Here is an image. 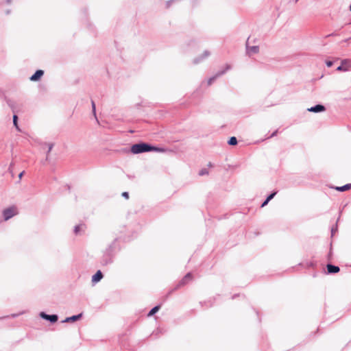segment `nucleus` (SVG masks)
Returning <instances> with one entry per match:
<instances>
[{
  "instance_id": "obj_1",
  "label": "nucleus",
  "mask_w": 351,
  "mask_h": 351,
  "mask_svg": "<svg viewBox=\"0 0 351 351\" xmlns=\"http://www.w3.org/2000/svg\"><path fill=\"white\" fill-rule=\"evenodd\" d=\"M163 152L164 149L152 146L145 143H136L131 147V152L134 154L148 152Z\"/></svg>"
},
{
  "instance_id": "obj_2",
  "label": "nucleus",
  "mask_w": 351,
  "mask_h": 351,
  "mask_svg": "<svg viewBox=\"0 0 351 351\" xmlns=\"http://www.w3.org/2000/svg\"><path fill=\"white\" fill-rule=\"evenodd\" d=\"M18 213L17 209L16 207H10L5 208L3 211V216L5 221H8L11 219L12 217L16 215Z\"/></svg>"
},
{
  "instance_id": "obj_3",
  "label": "nucleus",
  "mask_w": 351,
  "mask_h": 351,
  "mask_svg": "<svg viewBox=\"0 0 351 351\" xmlns=\"http://www.w3.org/2000/svg\"><path fill=\"white\" fill-rule=\"evenodd\" d=\"M7 104L14 114L18 113L22 108V104L14 99H8Z\"/></svg>"
},
{
  "instance_id": "obj_4",
  "label": "nucleus",
  "mask_w": 351,
  "mask_h": 351,
  "mask_svg": "<svg viewBox=\"0 0 351 351\" xmlns=\"http://www.w3.org/2000/svg\"><path fill=\"white\" fill-rule=\"evenodd\" d=\"M231 69V66L230 64H226V67L224 69L221 70V71H218L216 75L213 77H211L210 78L208 79L207 83H208V85L210 86L213 84V82L219 77L221 76L222 75H223L224 73H226V72L228 70H230Z\"/></svg>"
},
{
  "instance_id": "obj_5",
  "label": "nucleus",
  "mask_w": 351,
  "mask_h": 351,
  "mask_svg": "<svg viewBox=\"0 0 351 351\" xmlns=\"http://www.w3.org/2000/svg\"><path fill=\"white\" fill-rule=\"evenodd\" d=\"M351 67V61L348 59H344L341 61V64L337 68L338 71H348Z\"/></svg>"
},
{
  "instance_id": "obj_6",
  "label": "nucleus",
  "mask_w": 351,
  "mask_h": 351,
  "mask_svg": "<svg viewBox=\"0 0 351 351\" xmlns=\"http://www.w3.org/2000/svg\"><path fill=\"white\" fill-rule=\"evenodd\" d=\"M210 55V52L208 50H205L200 56H197V58H194L193 60V63L194 64H197L200 62H202L203 60L208 58Z\"/></svg>"
},
{
  "instance_id": "obj_7",
  "label": "nucleus",
  "mask_w": 351,
  "mask_h": 351,
  "mask_svg": "<svg viewBox=\"0 0 351 351\" xmlns=\"http://www.w3.org/2000/svg\"><path fill=\"white\" fill-rule=\"evenodd\" d=\"M210 55V52L208 50H205L200 56H197V58H194L193 60V63L194 64H197L200 62H202L203 60L208 58Z\"/></svg>"
},
{
  "instance_id": "obj_8",
  "label": "nucleus",
  "mask_w": 351,
  "mask_h": 351,
  "mask_svg": "<svg viewBox=\"0 0 351 351\" xmlns=\"http://www.w3.org/2000/svg\"><path fill=\"white\" fill-rule=\"evenodd\" d=\"M40 316L47 321H49L51 323H55L58 321V317L57 315H48L44 312H41L40 313Z\"/></svg>"
},
{
  "instance_id": "obj_9",
  "label": "nucleus",
  "mask_w": 351,
  "mask_h": 351,
  "mask_svg": "<svg viewBox=\"0 0 351 351\" xmlns=\"http://www.w3.org/2000/svg\"><path fill=\"white\" fill-rule=\"evenodd\" d=\"M246 53L248 56H252L253 54H256L259 52V47L258 46H252L250 47L248 44V41L246 42Z\"/></svg>"
},
{
  "instance_id": "obj_10",
  "label": "nucleus",
  "mask_w": 351,
  "mask_h": 351,
  "mask_svg": "<svg viewBox=\"0 0 351 351\" xmlns=\"http://www.w3.org/2000/svg\"><path fill=\"white\" fill-rule=\"evenodd\" d=\"M86 226L84 223H80L74 227V234L75 235H81L84 233Z\"/></svg>"
},
{
  "instance_id": "obj_11",
  "label": "nucleus",
  "mask_w": 351,
  "mask_h": 351,
  "mask_svg": "<svg viewBox=\"0 0 351 351\" xmlns=\"http://www.w3.org/2000/svg\"><path fill=\"white\" fill-rule=\"evenodd\" d=\"M325 110V106L322 104H317L314 106L308 108V111L315 113L324 112Z\"/></svg>"
},
{
  "instance_id": "obj_12",
  "label": "nucleus",
  "mask_w": 351,
  "mask_h": 351,
  "mask_svg": "<svg viewBox=\"0 0 351 351\" xmlns=\"http://www.w3.org/2000/svg\"><path fill=\"white\" fill-rule=\"evenodd\" d=\"M44 71L43 70H37L34 75L30 77V80L33 82L38 81L43 75Z\"/></svg>"
},
{
  "instance_id": "obj_13",
  "label": "nucleus",
  "mask_w": 351,
  "mask_h": 351,
  "mask_svg": "<svg viewBox=\"0 0 351 351\" xmlns=\"http://www.w3.org/2000/svg\"><path fill=\"white\" fill-rule=\"evenodd\" d=\"M193 278L192 274L191 273L186 274L184 277L182 279V280L178 284V287L187 284L189 281H191Z\"/></svg>"
},
{
  "instance_id": "obj_14",
  "label": "nucleus",
  "mask_w": 351,
  "mask_h": 351,
  "mask_svg": "<svg viewBox=\"0 0 351 351\" xmlns=\"http://www.w3.org/2000/svg\"><path fill=\"white\" fill-rule=\"evenodd\" d=\"M82 317V313H80L76 315H73L71 317H66L65 319L62 321L63 323L66 322H75L77 320H79Z\"/></svg>"
},
{
  "instance_id": "obj_15",
  "label": "nucleus",
  "mask_w": 351,
  "mask_h": 351,
  "mask_svg": "<svg viewBox=\"0 0 351 351\" xmlns=\"http://www.w3.org/2000/svg\"><path fill=\"white\" fill-rule=\"evenodd\" d=\"M327 270L328 274H336L339 271V267L336 265L328 264Z\"/></svg>"
},
{
  "instance_id": "obj_16",
  "label": "nucleus",
  "mask_w": 351,
  "mask_h": 351,
  "mask_svg": "<svg viewBox=\"0 0 351 351\" xmlns=\"http://www.w3.org/2000/svg\"><path fill=\"white\" fill-rule=\"evenodd\" d=\"M103 278V274L100 270H98L95 274L92 276V282H98Z\"/></svg>"
},
{
  "instance_id": "obj_17",
  "label": "nucleus",
  "mask_w": 351,
  "mask_h": 351,
  "mask_svg": "<svg viewBox=\"0 0 351 351\" xmlns=\"http://www.w3.org/2000/svg\"><path fill=\"white\" fill-rule=\"evenodd\" d=\"M351 189V184H347L342 186H337L335 189L339 191H346Z\"/></svg>"
},
{
  "instance_id": "obj_18",
  "label": "nucleus",
  "mask_w": 351,
  "mask_h": 351,
  "mask_svg": "<svg viewBox=\"0 0 351 351\" xmlns=\"http://www.w3.org/2000/svg\"><path fill=\"white\" fill-rule=\"evenodd\" d=\"M160 309V306H156L153 308L151 309V311L148 313V316H152L154 315L156 312L158 311Z\"/></svg>"
},
{
  "instance_id": "obj_19",
  "label": "nucleus",
  "mask_w": 351,
  "mask_h": 351,
  "mask_svg": "<svg viewBox=\"0 0 351 351\" xmlns=\"http://www.w3.org/2000/svg\"><path fill=\"white\" fill-rule=\"evenodd\" d=\"M228 144L230 145H236L237 144V139L236 137L234 136H232L229 141H228Z\"/></svg>"
},
{
  "instance_id": "obj_20",
  "label": "nucleus",
  "mask_w": 351,
  "mask_h": 351,
  "mask_svg": "<svg viewBox=\"0 0 351 351\" xmlns=\"http://www.w3.org/2000/svg\"><path fill=\"white\" fill-rule=\"evenodd\" d=\"M91 106H92L93 114L95 116V119H97L95 104L93 101H91Z\"/></svg>"
},
{
  "instance_id": "obj_21",
  "label": "nucleus",
  "mask_w": 351,
  "mask_h": 351,
  "mask_svg": "<svg viewBox=\"0 0 351 351\" xmlns=\"http://www.w3.org/2000/svg\"><path fill=\"white\" fill-rule=\"evenodd\" d=\"M47 145H48V151H47V154L46 160H48L49 153L51 151V149H52V148L53 147V143H49V144H47Z\"/></svg>"
},
{
  "instance_id": "obj_22",
  "label": "nucleus",
  "mask_w": 351,
  "mask_h": 351,
  "mask_svg": "<svg viewBox=\"0 0 351 351\" xmlns=\"http://www.w3.org/2000/svg\"><path fill=\"white\" fill-rule=\"evenodd\" d=\"M13 124L14 127H17L18 125V117L16 114H14L13 115Z\"/></svg>"
},
{
  "instance_id": "obj_23",
  "label": "nucleus",
  "mask_w": 351,
  "mask_h": 351,
  "mask_svg": "<svg viewBox=\"0 0 351 351\" xmlns=\"http://www.w3.org/2000/svg\"><path fill=\"white\" fill-rule=\"evenodd\" d=\"M277 192H274L272 193H271L269 195L267 196V197L266 198L267 199V201H270L271 199H272L274 196L276 195Z\"/></svg>"
},
{
  "instance_id": "obj_24",
  "label": "nucleus",
  "mask_w": 351,
  "mask_h": 351,
  "mask_svg": "<svg viewBox=\"0 0 351 351\" xmlns=\"http://www.w3.org/2000/svg\"><path fill=\"white\" fill-rule=\"evenodd\" d=\"M199 174L200 176L207 175L208 174V171L206 169H203L199 171Z\"/></svg>"
},
{
  "instance_id": "obj_25",
  "label": "nucleus",
  "mask_w": 351,
  "mask_h": 351,
  "mask_svg": "<svg viewBox=\"0 0 351 351\" xmlns=\"http://www.w3.org/2000/svg\"><path fill=\"white\" fill-rule=\"evenodd\" d=\"M112 262V260H111V258H108V259H104L102 261V264L103 265H107L108 263H110Z\"/></svg>"
},
{
  "instance_id": "obj_26",
  "label": "nucleus",
  "mask_w": 351,
  "mask_h": 351,
  "mask_svg": "<svg viewBox=\"0 0 351 351\" xmlns=\"http://www.w3.org/2000/svg\"><path fill=\"white\" fill-rule=\"evenodd\" d=\"M114 243H112V244L108 247V248L106 250L107 253H110V252H111L112 251V250H113V247H112V245H114Z\"/></svg>"
},
{
  "instance_id": "obj_27",
  "label": "nucleus",
  "mask_w": 351,
  "mask_h": 351,
  "mask_svg": "<svg viewBox=\"0 0 351 351\" xmlns=\"http://www.w3.org/2000/svg\"><path fill=\"white\" fill-rule=\"evenodd\" d=\"M326 64L328 67H330L333 64V62L332 61L328 60L326 62Z\"/></svg>"
},
{
  "instance_id": "obj_28",
  "label": "nucleus",
  "mask_w": 351,
  "mask_h": 351,
  "mask_svg": "<svg viewBox=\"0 0 351 351\" xmlns=\"http://www.w3.org/2000/svg\"><path fill=\"white\" fill-rule=\"evenodd\" d=\"M269 201H267V199H266L261 204V207H264L268 203H269Z\"/></svg>"
},
{
  "instance_id": "obj_29",
  "label": "nucleus",
  "mask_w": 351,
  "mask_h": 351,
  "mask_svg": "<svg viewBox=\"0 0 351 351\" xmlns=\"http://www.w3.org/2000/svg\"><path fill=\"white\" fill-rule=\"evenodd\" d=\"M122 196H123V197H125V198H128V197H129V194H128V192H123V193H122Z\"/></svg>"
},
{
  "instance_id": "obj_30",
  "label": "nucleus",
  "mask_w": 351,
  "mask_h": 351,
  "mask_svg": "<svg viewBox=\"0 0 351 351\" xmlns=\"http://www.w3.org/2000/svg\"><path fill=\"white\" fill-rule=\"evenodd\" d=\"M277 133H278V130L274 131V132L271 134V136H269V138H271V137H274V136H276Z\"/></svg>"
},
{
  "instance_id": "obj_31",
  "label": "nucleus",
  "mask_w": 351,
  "mask_h": 351,
  "mask_svg": "<svg viewBox=\"0 0 351 351\" xmlns=\"http://www.w3.org/2000/svg\"><path fill=\"white\" fill-rule=\"evenodd\" d=\"M337 230V227L336 228H332V230H331V234H332V236L334 234L335 232Z\"/></svg>"
},
{
  "instance_id": "obj_32",
  "label": "nucleus",
  "mask_w": 351,
  "mask_h": 351,
  "mask_svg": "<svg viewBox=\"0 0 351 351\" xmlns=\"http://www.w3.org/2000/svg\"><path fill=\"white\" fill-rule=\"evenodd\" d=\"M21 314H22V313H19V314H12V315H11V317H16L19 316V315H21Z\"/></svg>"
},
{
  "instance_id": "obj_33",
  "label": "nucleus",
  "mask_w": 351,
  "mask_h": 351,
  "mask_svg": "<svg viewBox=\"0 0 351 351\" xmlns=\"http://www.w3.org/2000/svg\"><path fill=\"white\" fill-rule=\"evenodd\" d=\"M23 173H24V171H22L21 173H19V178L20 179L22 178V176H23Z\"/></svg>"
},
{
  "instance_id": "obj_34",
  "label": "nucleus",
  "mask_w": 351,
  "mask_h": 351,
  "mask_svg": "<svg viewBox=\"0 0 351 351\" xmlns=\"http://www.w3.org/2000/svg\"><path fill=\"white\" fill-rule=\"evenodd\" d=\"M15 128H16V130H17L18 131H21V129H20V128H19V125H17V127H15Z\"/></svg>"
},
{
  "instance_id": "obj_35",
  "label": "nucleus",
  "mask_w": 351,
  "mask_h": 351,
  "mask_svg": "<svg viewBox=\"0 0 351 351\" xmlns=\"http://www.w3.org/2000/svg\"><path fill=\"white\" fill-rule=\"evenodd\" d=\"M332 35H333V34H328L327 36L328 37V36H332Z\"/></svg>"
},
{
  "instance_id": "obj_36",
  "label": "nucleus",
  "mask_w": 351,
  "mask_h": 351,
  "mask_svg": "<svg viewBox=\"0 0 351 351\" xmlns=\"http://www.w3.org/2000/svg\"><path fill=\"white\" fill-rule=\"evenodd\" d=\"M350 38L346 39L344 41L347 42Z\"/></svg>"
},
{
  "instance_id": "obj_37",
  "label": "nucleus",
  "mask_w": 351,
  "mask_h": 351,
  "mask_svg": "<svg viewBox=\"0 0 351 351\" xmlns=\"http://www.w3.org/2000/svg\"><path fill=\"white\" fill-rule=\"evenodd\" d=\"M11 0H7V2L9 3Z\"/></svg>"
},
{
  "instance_id": "obj_38",
  "label": "nucleus",
  "mask_w": 351,
  "mask_h": 351,
  "mask_svg": "<svg viewBox=\"0 0 351 351\" xmlns=\"http://www.w3.org/2000/svg\"><path fill=\"white\" fill-rule=\"evenodd\" d=\"M350 10L351 11V5H350Z\"/></svg>"
}]
</instances>
